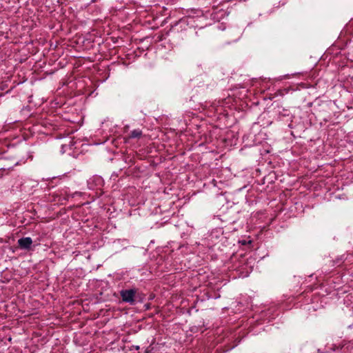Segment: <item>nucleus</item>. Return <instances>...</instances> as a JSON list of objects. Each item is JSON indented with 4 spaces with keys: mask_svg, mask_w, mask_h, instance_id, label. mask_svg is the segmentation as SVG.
I'll return each mask as SVG.
<instances>
[{
    "mask_svg": "<svg viewBox=\"0 0 353 353\" xmlns=\"http://www.w3.org/2000/svg\"><path fill=\"white\" fill-rule=\"evenodd\" d=\"M73 145H74L73 142H72V141H70V144H69V146H70V148H72Z\"/></svg>",
    "mask_w": 353,
    "mask_h": 353,
    "instance_id": "nucleus-5",
    "label": "nucleus"
},
{
    "mask_svg": "<svg viewBox=\"0 0 353 353\" xmlns=\"http://www.w3.org/2000/svg\"><path fill=\"white\" fill-rule=\"evenodd\" d=\"M139 348V346L135 347V349H137V350H138Z\"/></svg>",
    "mask_w": 353,
    "mask_h": 353,
    "instance_id": "nucleus-6",
    "label": "nucleus"
},
{
    "mask_svg": "<svg viewBox=\"0 0 353 353\" xmlns=\"http://www.w3.org/2000/svg\"><path fill=\"white\" fill-rule=\"evenodd\" d=\"M351 349L353 350V345L351 347Z\"/></svg>",
    "mask_w": 353,
    "mask_h": 353,
    "instance_id": "nucleus-8",
    "label": "nucleus"
},
{
    "mask_svg": "<svg viewBox=\"0 0 353 353\" xmlns=\"http://www.w3.org/2000/svg\"><path fill=\"white\" fill-rule=\"evenodd\" d=\"M17 243L21 249L30 250L32 244V240L30 237H22L19 239Z\"/></svg>",
    "mask_w": 353,
    "mask_h": 353,
    "instance_id": "nucleus-2",
    "label": "nucleus"
},
{
    "mask_svg": "<svg viewBox=\"0 0 353 353\" xmlns=\"http://www.w3.org/2000/svg\"><path fill=\"white\" fill-rule=\"evenodd\" d=\"M137 290L135 288L122 290L120 291V295L123 302L134 305L135 303V295Z\"/></svg>",
    "mask_w": 353,
    "mask_h": 353,
    "instance_id": "nucleus-1",
    "label": "nucleus"
},
{
    "mask_svg": "<svg viewBox=\"0 0 353 353\" xmlns=\"http://www.w3.org/2000/svg\"><path fill=\"white\" fill-rule=\"evenodd\" d=\"M139 348V346L135 347V349H137V350H138Z\"/></svg>",
    "mask_w": 353,
    "mask_h": 353,
    "instance_id": "nucleus-7",
    "label": "nucleus"
},
{
    "mask_svg": "<svg viewBox=\"0 0 353 353\" xmlns=\"http://www.w3.org/2000/svg\"><path fill=\"white\" fill-rule=\"evenodd\" d=\"M103 183L102 178L99 176H93L92 178H90L88 181V185L90 189H94V185L93 183H95L96 185H101Z\"/></svg>",
    "mask_w": 353,
    "mask_h": 353,
    "instance_id": "nucleus-3",
    "label": "nucleus"
},
{
    "mask_svg": "<svg viewBox=\"0 0 353 353\" xmlns=\"http://www.w3.org/2000/svg\"><path fill=\"white\" fill-rule=\"evenodd\" d=\"M142 136V131L139 129L133 130L129 134L130 139H139Z\"/></svg>",
    "mask_w": 353,
    "mask_h": 353,
    "instance_id": "nucleus-4",
    "label": "nucleus"
}]
</instances>
